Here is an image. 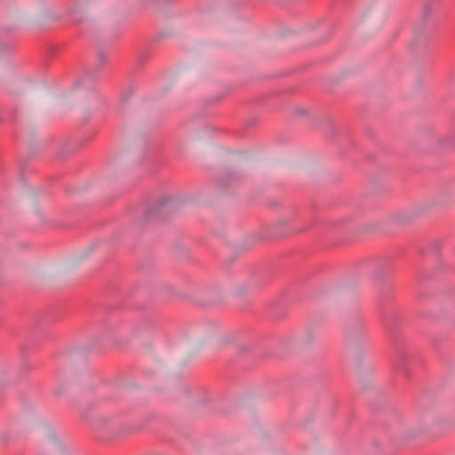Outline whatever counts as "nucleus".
Segmentation results:
<instances>
[{
  "label": "nucleus",
  "mask_w": 455,
  "mask_h": 455,
  "mask_svg": "<svg viewBox=\"0 0 455 455\" xmlns=\"http://www.w3.org/2000/svg\"><path fill=\"white\" fill-rule=\"evenodd\" d=\"M179 215V204L174 201H160L143 210L141 219L145 223H161Z\"/></svg>",
  "instance_id": "1"
},
{
  "label": "nucleus",
  "mask_w": 455,
  "mask_h": 455,
  "mask_svg": "<svg viewBox=\"0 0 455 455\" xmlns=\"http://www.w3.org/2000/svg\"><path fill=\"white\" fill-rule=\"evenodd\" d=\"M434 202H425L420 204H418L411 209L395 212L389 217L390 225L394 226H404L411 225L414 223L418 219L424 216L427 211H429L433 206Z\"/></svg>",
  "instance_id": "2"
},
{
  "label": "nucleus",
  "mask_w": 455,
  "mask_h": 455,
  "mask_svg": "<svg viewBox=\"0 0 455 455\" xmlns=\"http://www.w3.org/2000/svg\"><path fill=\"white\" fill-rule=\"evenodd\" d=\"M289 235L290 234L283 229H251L246 235L245 243L248 246H253L283 239Z\"/></svg>",
  "instance_id": "3"
},
{
  "label": "nucleus",
  "mask_w": 455,
  "mask_h": 455,
  "mask_svg": "<svg viewBox=\"0 0 455 455\" xmlns=\"http://www.w3.org/2000/svg\"><path fill=\"white\" fill-rule=\"evenodd\" d=\"M437 2L436 1H428L427 2L422 9V16L424 19H427L430 16V14L433 12V11L436 8Z\"/></svg>",
  "instance_id": "4"
},
{
  "label": "nucleus",
  "mask_w": 455,
  "mask_h": 455,
  "mask_svg": "<svg viewBox=\"0 0 455 455\" xmlns=\"http://www.w3.org/2000/svg\"><path fill=\"white\" fill-rule=\"evenodd\" d=\"M353 217L352 216H346L339 220V225H350L353 223Z\"/></svg>",
  "instance_id": "5"
},
{
  "label": "nucleus",
  "mask_w": 455,
  "mask_h": 455,
  "mask_svg": "<svg viewBox=\"0 0 455 455\" xmlns=\"http://www.w3.org/2000/svg\"><path fill=\"white\" fill-rule=\"evenodd\" d=\"M106 57L103 54L99 55V60L100 62V65H103L106 62Z\"/></svg>",
  "instance_id": "6"
},
{
  "label": "nucleus",
  "mask_w": 455,
  "mask_h": 455,
  "mask_svg": "<svg viewBox=\"0 0 455 455\" xmlns=\"http://www.w3.org/2000/svg\"><path fill=\"white\" fill-rule=\"evenodd\" d=\"M48 224H49V223H48V221H47V220H44V221L41 223V225H48Z\"/></svg>",
  "instance_id": "7"
}]
</instances>
